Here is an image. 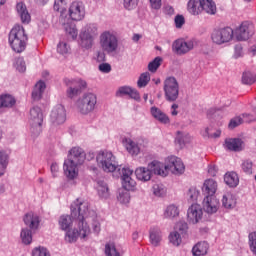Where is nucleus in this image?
<instances>
[{
	"instance_id": "nucleus-10",
	"label": "nucleus",
	"mask_w": 256,
	"mask_h": 256,
	"mask_svg": "<svg viewBox=\"0 0 256 256\" xmlns=\"http://www.w3.org/2000/svg\"><path fill=\"white\" fill-rule=\"evenodd\" d=\"M236 39L238 41H247L250 37H253V33H255L253 24L249 22H243L235 31Z\"/></svg>"
},
{
	"instance_id": "nucleus-1",
	"label": "nucleus",
	"mask_w": 256,
	"mask_h": 256,
	"mask_svg": "<svg viewBox=\"0 0 256 256\" xmlns=\"http://www.w3.org/2000/svg\"><path fill=\"white\" fill-rule=\"evenodd\" d=\"M71 215L77 218L80 223V235L82 237H89L91 235V228L87 224L86 219L89 220V203L81 199H76L71 205Z\"/></svg>"
},
{
	"instance_id": "nucleus-60",
	"label": "nucleus",
	"mask_w": 256,
	"mask_h": 256,
	"mask_svg": "<svg viewBox=\"0 0 256 256\" xmlns=\"http://www.w3.org/2000/svg\"><path fill=\"white\" fill-rule=\"evenodd\" d=\"M118 201L124 205H127V203L131 201V196L129 195V192H121L118 196Z\"/></svg>"
},
{
	"instance_id": "nucleus-3",
	"label": "nucleus",
	"mask_w": 256,
	"mask_h": 256,
	"mask_svg": "<svg viewBox=\"0 0 256 256\" xmlns=\"http://www.w3.org/2000/svg\"><path fill=\"white\" fill-rule=\"evenodd\" d=\"M95 105H97V96L93 93L84 94L76 102L77 111L81 115H89L95 111Z\"/></svg>"
},
{
	"instance_id": "nucleus-54",
	"label": "nucleus",
	"mask_w": 256,
	"mask_h": 256,
	"mask_svg": "<svg viewBox=\"0 0 256 256\" xmlns=\"http://www.w3.org/2000/svg\"><path fill=\"white\" fill-rule=\"evenodd\" d=\"M242 170L244 171V173H246V175H252L253 174V162H251L250 160H244L242 162Z\"/></svg>"
},
{
	"instance_id": "nucleus-16",
	"label": "nucleus",
	"mask_w": 256,
	"mask_h": 256,
	"mask_svg": "<svg viewBox=\"0 0 256 256\" xmlns=\"http://www.w3.org/2000/svg\"><path fill=\"white\" fill-rule=\"evenodd\" d=\"M67 161L76 163V165H83L85 163V151L81 147H73L68 153Z\"/></svg>"
},
{
	"instance_id": "nucleus-26",
	"label": "nucleus",
	"mask_w": 256,
	"mask_h": 256,
	"mask_svg": "<svg viewBox=\"0 0 256 256\" xmlns=\"http://www.w3.org/2000/svg\"><path fill=\"white\" fill-rule=\"evenodd\" d=\"M209 251V243L203 241L198 242L192 248V255L193 256H205Z\"/></svg>"
},
{
	"instance_id": "nucleus-5",
	"label": "nucleus",
	"mask_w": 256,
	"mask_h": 256,
	"mask_svg": "<svg viewBox=\"0 0 256 256\" xmlns=\"http://www.w3.org/2000/svg\"><path fill=\"white\" fill-rule=\"evenodd\" d=\"M234 32L231 27L216 28L211 33V41L215 45H225L233 41Z\"/></svg>"
},
{
	"instance_id": "nucleus-4",
	"label": "nucleus",
	"mask_w": 256,
	"mask_h": 256,
	"mask_svg": "<svg viewBox=\"0 0 256 256\" xmlns=\"http://www.w3.org/2000/svg\"><path fill=\"white\" fill-rule=\"evenodd\" d=\"M96 161L106 173H113V171L117 169V162H115V156L112 152H109L107 150L100 151L96 157Z\"/></svg>"
},
{
	"instance_id": "nucleus-40",
	"label": "nucleus",
	"mask_w": 256,
	"mask_h": 256,
	"mask_svg": "<svg viewBox=\"0 0 256 256\" xmlns=\"http://www.w3.org/2000/svg\"><path fill=\"white\" fill-rule=\"evenodd\" d=\"M15 105V98L9 94H4L0 96V107H13Z\"/></svg>"
},
{
	"instance_id": "nucleus-23",
	"label": "nucleus",
	"mask_w": 256,
	"mask_h": 256,
	"mask_svg": "<svg viewBox=\"0 0 256 256\" xmlns=\"http://www.w3.org/2000/svg\"><path fill=\"white\" fill-rule=\"evenodd\" d=\"M150 111L152 117L159 121V123H162L163 125H169V123H171V119H169V116L161 111V109L157 107H152Z\"/></svg>"
},
{
	"instance_id": "nucleus-58",
	"label": "nucleus",
	"mask_w": 256,
	"mask_h": 256,
	"mask_svg": "<svg viewBox=\"0 0 256 256\" xmlns=\"http://www.w3.org/2000/svg\"><path fill=\"white\" fill-rule=\"evenodd\" d=\"M243 118L241 116H237L230 120V123L228 125L229 129H235V127H239V125H242Z\"/></svg>"
},
{
	"instance_id": "nucleus-42",
	"label": "nucleus",
	"mask_w": 256,
	"mask_h": 256,
	"mask_svg": "<svg viewBox=\"0 0 256 256\" xmlns=\"http://www.w3.org/2000/svg\"><path fill=\"white\" fill-rule=\"evenodd\" d=\"M105 255L106 256H121L119 250L115 246V243L110 242L105 245Z\"/></svg>"
},
{
	"instance_id": "nucleus-47",
	"label": "nucleus",
	"mask_w": 256,
	"mask_h": 256,
	"mask_svg": "<svg viewBox=\"0 0 256 256\" xmlns=\"http://www.w3.org/2000/svg\"><path fill=\"white\" fill-rule=\"evenodd\" d=\"M136 182L135 180H133V178L130 177H126V178H122V187H124V189L126 191H131L135 188Z\"/></svg>"
},
{
	"instance_id": "nucleus-17",
	"label": "nucleus",
	"mask_w": 256,
	"mask_h": 256,
	"mask_svg": "<svg viewBox=\"0 0 256 256\" xmlns=\"http://www.w3.org/2000/svg\"><path fill=\"white\" fill-rule=\"evenodd\" d=\"M79 165L75 162H71L70 160L64 161V174L67 177V179H77L79 177Z\"/></svg>"
},
{
	"instance_id": "nucleus-18",
	"label": "nucleus",
	"mask_w": 256,
	"mask_h": 256,
	"mask_svg": "<svg viewBox=\"0 0 256 256\" xmlns=\"http://www.w3.org/2000/svg\"><path fill=\"white\" fill-rule=\"evenodd\" d=\"M23 221L26 227L31 231H37V229H39V225H41V218L33 212L25 214Z\"/></svg>"
},
{
	"instance_id": "nucleus-49",
	"label": "nucleus",
	"mask_w": 256,
	"mask_h": 256,
	"mask_svg": "<svg viewBox=\"0 0 256 256\" xmlns=\"http://www.w3.org/2000/svg\"><path fill=\"white\" fill-rule=\"evenodd\" d=\"M89 35L90 37L95 38V35H97V26L95 24H88L84 28V31L80 35Z\"/></svg>"
},
{
	"instance_id": "nucleus-6",
	"label": "nucleus",
	"mask_w": 256,
	"mask_h": 256,
	"mask_svg": "<svg viewBox=\"0 0 256 256\" xmlns=\"http://www.w3.org/2000/svg\"><path fill=\"white\" fill-rule=\"evenodd\" d=\"M100 47L104 53H115L119 47V40L115 34L106 31L100 35Z\"/></svg>"
},
{
	"instance_id": "nucleus-29",
	"label": "nucleus",
	"mask_w": 256,
	"mask_h": 256,
	"mask_svg": "<svg viewBox=\"0 0 256 256\" xmlns=\"http://www.w3.org/2000/svg\"><path fill=\"white\" fill-rule=\"evenodd\" d=\"M161 229L159 227H152L150 229V243L154 247H159V244L161 243Z\"/></svg>"
},
{
	"instance_id": "nucleus-31",
	"label": "nucleus",
	"mask_w": 256,
	"mask_h": 256,
	"mask_svg": "<svg viewBox=\"0 0 256 256\" xmlns=\"http://www.w3.org/2000/svg\"><path fill=\"white\" fill-rule=\"evenodd\" d=\"M45 88H46L45 82L43 81L37 82L32 91V99L34 101H39V99L43 97V92L45 91Z\"/></svg>"
},
{
	"instance_id": "nucleus-32",
	"label": "nucleus",
	"mask_w": 256,
	"mask_h": 256,
	"mask_svg": "<svg viewBox=\"0 0 256 256\" xmlns=\"http://www.w3.org/2000/svg\"><path fill=\"white\" fill-rule=\"evenodd\" d=\"M202 11L208 15H215L217 13V5L213 0H202Z\"/></svg>"
},
{
	"instance_id": "nucleus-19",
	"label": "nucleus",
	"mask_w": 256,
	"mask_h": 256,
	"mask_svg": "<svg viewBox=\"0 0 256 256\" xmlns=\"http://www.w3.org/2000/svg\"><path fill=\"white\" fill-rule=\"evenodd\" d=\"M148 169L151 171L152 174L154 173V175H160V177H167V175H169L167 165L157 160H154L151 163H149Z\"/></svg>"
},
{
	"instance_id": "nucleus-27",
	"label": "nucleus",
	"mask_w": 256,
	"mask_h": 256,
	"mask_svg": "<svg viewBox=\"0 0 256 256\" xmlns=\"http://www.w3.org/2000/svg\"><path fill=\"white\" fill-rule=\"evenodd\" d=\"M243 141L239 138H229L225 140V147L228 151H241Z\"/></svg>"
},
{
	"instance_id": "nucleus-9",
	"label": "nucleus",
	"mask_w": 256,
	"mask_h": 256,
	"mask_svg": "<svg viewBox=\"0 0 256 256\" xmlns=\"http://www.w3.org/2000/svg\"><path fill=\"white\" fill-rule=\"evenodd\" d=\"M68 15L72 21H83L85 19V4L74 1L70 4Z\"/></svg>"
},
{
	"instance_id": "nucleus-25",
	"label": "nucleus",
	"mask_w": 256,
	"mask_h": 256,
	"mask_svg": "<svg viewBox=\"0 0 256 256\" xmlns=\"http://www.w3.org/2000/svg\"><path fill=\"white\" fill-rule=\"evenodd\" d=\"M135 175L138 181H143L144 183L147 181H151L152 173L149 169V166L147 168L145 167H139L135 170Z\"/></svg>"
},
{
	"instance_id": "nucleus-50",
	"label": "nucleus",
	"mask_w": 256,
	"mask_h": 256,
	"mask_svg": "<svg viewBox=\"0 0 256 256\" xmlns=\"http://www.w3.org/2000/svg\"><path fill=\"white\" fill-rule=\"evenodd\" d=\"M256 77L251 72H244L242 75V83L244 85H253L255 83Z\"/></svg>"
},
{
	"instance_id": "nucleus-22",
	"label": "nucleus",
	"mask_w": 256,
	"mask_h": 256,
	"mask_svg": "<svg viewBox=\"0 0 256 256\" xmlns=\"http://www.w3.org/2000/svg\"><path fill=\"white\" fill-rule=\"evenodd\" d=\"M78 227H79V230L72 229V230H68L66 232L65 241L67 243H75L79 237H80V239H87L89 237V236L83 237V235H81V224H80V222H78Z\"/></svg>"
},
{
	"instance_id": "nucleus-35",
	"label": "nucleus",
	"mask_w": 256,
	"mask_h": 256,
	"mask_svg": "<svg viewBox=\"0 0 256 256\" xmlns=\"http://www.w3.org/2000/svg\"><path fill=\"white\" fill-rule=\"evenodd\" d=\"M63 27L68 38L72 39V41H75V39H77V36L79 35V32L77 31V27L75 26V24L64 23Z\"/></svg>"
},
{
	"instance_id": "nucleus-21",
	"label": "nucleus",
	"mask_w": 256,
	"mask_h": 256,
	"mask_svg": "<svg viewBox=\"0 0 256 256\" xmlns=\"http://www.w3.org/2000/svg\"><path fill=\"white\" fill-rule=\"evenodd\" d=\"M202 193H204L206 197H215V193H217V182L213 179L205 180Z\"/></svg>"
},
{
	"instance_id": "nucleus-11",
	"label": "nucleus",
	"mask_w": 256,
	"mask_h": 256,
	"mask_svg": "<svg viewBox=\"0 0 256 256\" xmlns=\"http://www.w3.org/2000/svg\"><path fill=\"white\" fill-rule=\"evenodd\" d=\"M50 119L53 125H63L67 121V112L63 105H57L53 108Z\"/></svg>"
},
{
	"instance_id": "nucleus-38",
	"label": "nucleus",
	"mask_w": 256,
	"mask_h": 256,
	"mask_svg": "<svg viewBox=\"0 0 256 256\" xmlns=\"http://www.w3.org/2000/svg\"><path fill=\"white\" fill-rule=\"evenodd\" d=\"M164 217L166 219H175V217H179V207L175 206V204H170L164 211Z\"/></svg>"
},
{
	"instance_id": "nucleus-45",
	"label": "nucleus",
	"mask_w": 256,
	"mask_h": 256,
	"mask_svg": "<svg viewBox=\"0 0 256 256\" xmlns=\"http://www.w3.org/2000/svg\"><path fill=\"white\" fill-rule=\"evenodd\" d=\"M169 241L174 245V247H179L183 240L181 239V234L174 230L169 235Z\"/></svg>"
},
{
	"instance_id": "nucleus-20",
	"label": "nucleus",
	"mask_w": 256,
	"mask_h": 256,
	"mask_svg": "<svg viewBox=\"0 0 256 256\" xmlns=\"http://www.w3.org/2000/svg\"><path fill=\"white\" fill-rule=\"evenodd\" d=\"M203 209L206 213L213 215L219 210V200L215 196H206L203 200Z\"/></svg>"
},
{
	"instance_id": "nucleus-33",
	"label": "nucleus",
	"mask_w": 256,
	"mask_h": 256,
	"mask_svg": "<svg viewBox=\"0 0 256 256\" xmlns=\"http://www.w3.org/2000/svg\"><path fill=\"white\" fill-rule=\"evenodd\" d=\"M224 182L228 187H237L239 185V176L235 172H228L224 175Z\"/></svg>"
},
{
	"instance_id": "nucleus-53",
	"label": "nucleus",
	"mask_w": 256,
	"mask_h": 256,
	"mask_svg": "<svg viewBox=\"0 0 256 256\" xmlns=\"http://www.w3.org/2000/svg\"><path fill=\"white\" fill-rule=\"evenodd\" d=\"M188 229H189V226L185 221H179L174 227V231H176L180 235H184V233H187Z\"/></svg>"
},
{
	"instance_id": "nucleus-37",
	"label": "nucleus",
	"mask_w": 256,
	"mask_h": 256,
	"mask_svg": "<svg viewBox=\"0 0 256 256\" xmlns=\"http://www.w3.org/2000/svg\"><path fill=\"white\" fill-rule=\"evenodd\" d=\"M222 205L225 207V209H233V207L237 205V200L233 194L227 193L223 196Z\"/></svg>"
},
{
	"instance_id": "nucleus-48",
	"label": "nucleus",
	"mask_w": 256,
	"mask_h": 256,
	"mask_svg": "<svg viewBox=\"0 0 256 256\" xmlns=\"http://www.w3.org/2000/svg\"><path fill=\"white\" fill-rule=\"evenodd\" d=\"M162 61L163 59L161 57H156L152 62L148 64V70L151 73H155L159 69V67H161Z\"/></svg>"
},
{
	"instance_id": "nucleus-44",
	"label": "nucleus",
	"mask_w": 256,
	"mask_h": 256,
	"mask_svg": "<svg viewBox=\"0 0 256 256\" xmlns=\"http://www.w3.org/2000/svg\"><path fill=\"white\" fill-rule=\"evenodd\" d=\"M149 81H151V75L149 72H144L140 75L137 85L140 89H142V87H147Z\"/></svg>"
},
{
	"instance_id": "nucleus-2",
	"label": "nucleus",
	"mask_w": 256,
	"mask_h": 256,
	"mask_svg": "<svg viewBox=\"0 0 256 256\" xmlns=\"http://www.w3.org/2000/svg\"><path fill=\"white\" fill-rule=\"evenodd\" d=\"M29 36L25 31V28L19 24H16L11 29L8 36V43L15 53H23L27 48Z\"/></svg>"
},
{
	"instance_id": "nucleus-59",
	"label": "nucleus",
	"mask_w": 256,
	"mask_h": 256,
	"mask_svg": "<svg viewBox=\"0 0 256 256\" xmlns=\"http://www.w3.org/2000/svg\"><path fill=\"white\" fill-rule=\"evenodd\" d=\"M69 49V45H67L65 42H60L57 46V51L60 53V55H67V53H69Z\"/></svg>"
},
{
	"instance_id": "nucleus-15",
	"label": "nucleus",
	"mask_w": 256,
	"mask_h": 256,
	"mask_svg": "<svg viewBox=\"0 0 256 256\" xmlns=\"http://www.w3.org/2000/svg\"><path fill=\"white\" fill-rule=\"evenodd\" d=\"M168 171H171L174 175H181L185 173V165L181 161V159L171 156L168 158L167 163Z\"/></svg>"
},
{
	"instance_id": "nucleus-36",
	"label": "nucleus",
	"mask_w": 256,
	"mask_h": 256,
	"mask_svg": "<svg viewBox=\"0 0 256 256\" xmlns=\"http://www.w3.org/2000/svg\"><path fill=\"white\" fill-rule=\"evenodd\" d=\"M96 189L100 197L104 199H107V197H109V186L107 185V183H105V181L98 180Z\"/></svg>"
},
{
	"instance_id": "nucleus-8",
	"label": "nucleus",
	"mask_w": 256,
	"mask_h": 256,
	"mask_svg": "<svg viewBox=\"0 0 256 256\" xmlns=\"http://www.w3.org/2000/svg\"><path fill=\"white\" fill-rule=\"evenodd\" d=\"M197 47V41L196 40H188L185 39H178L175 40L172 49L176 55H186V53H189V51H193Z\"/></svg>"
},
{
	"instance_id": "nucleus-51",
	"label": "nucleus",
	"mask_w": 256,
	"mask_h": 256,
	"mask_svg": "<svg viewBox=\"0 0 256 256\" xmlns=\"http://www.w3.org/2000/svg\"><path fill=\"white\" fill-rule=\"evenodd\" d=\"M153 193L156 197H163L167 194V188H165L161 184H154L153 185Z\"/></svg>"
},
{
	"instance_id": "nucleus-64",
	"label": "nucleus",
	"mask_w": 256,
	"mask_h": 256,
	"mask_svg": "<svg viewBox=\"0 0 256 256\" xmlns=\"http://www.w3.org/2000/svg\"><path fill=\"white\" fill-rule=\"evenodd\" d=\"M98 69L101 71V73H111V64L102 63L99 65Z\"/></svg>"
},
{
	"instance_id": "nucleus-41",
	"label": "nucleus",
	"mask_w": 256,
	"mask_h": 256,
	"mask_svg": "<svg viewBox=\"0 0 256 256\" xmlns=\"http://www.w3.org/2000/svg\"><path fill=\"white\" fill-rule=\"evenodd\" d=\"M81 46L84 49H91L93 47V36H89V34H80Z\"/></svg>"
},
{
	"instance_id": "nucleus-39",
	"label": "nucleus",
	"mask_w": 256,
	"mask_h": 256,
	"mask_svg": "<svg viewBox=\"0 0 256 256\" xmlns=\"http://www.w3.org/2000/svg\"><path fill=\"white\" fill-rule=\"evenodd\" d=\"M58 223L62 231H67V229H69V227H71L73 224V220L69 215H62L60 216Z\"/></svg>"
},
{
	"instance_id": "nucleus-56",
	"label": "nucleus",
	"mask_w": 256,
	"mask_h": 256,
	"mask_svg": "<svg viewBox=\"0 0 256 256\" xmlns=\"http://www.w3.org/2000/svg\"><path fill=\"white\" fill-rule=\"evenodd\" d=\"M248 239L250 250L256 255V232L250 233Z\"/></svg>"
},
{
	"instance_id": "nucleus-43",
	"label": "nucleus",
	"mask_w": 256,
	"mask_h": 256,
	"mask_svg": "<svg viewBox=\"0 0 256 256\" xmlns=\"http://www.w3.org/2000/svg\"><path fill=\"white\" fill-rule=\"evenodd\" d=\"M175 141L178 143V145H180V147H183L185 143H189L191 141V136H189V134L178 131Z\"/></svg>"
},
{
	"instance_id": "nucleus-28",
	"label": "nucleus",
	"mask_w": 256,
	"mask_h": 256,
	"mask_svg": "<svg viewBox=\"0 0 256 256\" xmlns=\"http://www.w3.org/2000/svg\"><path fill=\"white\" fill-rule=\"evenodd\" d=\"M122 143L130 155H139V145L133 142L131 138H123Z\"/></svg>"
},
{
	"instance_id": "nucleus-13",
	"label": "nucleus",
	"mask_w": 256,
	"mask_h": 256,
	"mask_svg": "<svg viewBox=\"0 0 256 256\" xmlns=\"http://www.w3.org/2000/svg\"><path fill=\"white\" fill-rule=\"evenodd\" d=\"M67 85H70L67 90V95L70 97V99H73V97L79 95L81 89H85V87H87V82L81 79L69 80Z\"/></svg>"
},
{
	"instance_id": "nucleus-34",
	"label": "nucleus",
	"mask_w": 256,
	"mask_h": 256,
	"mask_svg": "<svg viewBox=\"0 0 256 256\" xmlns=\"http://www.w3.org/2000/svg\"><path fill=\"white\" fill-rule=\"evenodd\" d=\"M20 239L24 245H31V243H33V230L29 228H22L20 232Z\"/></svg>"
},
{
	"instance_id": "nucleus-14",
	"label": "nucleus",
	"mask_w": 256,
	"mask_h": 256,
	"mask_svg": "<svg viewBox=\"0 0 256 256\" xmlns=\"http://www.w3.org/2000/svg\"><path fill=\"white\" fill-rule=\"evenodd\" d=\"M30 125L33 129L41 131V125H43V111L41 108L34 107L30 110Z\"/></svg>"
},
{
	"instance_id": "nucleus-52",
	"label": "nucleus",
	"mask_w": 256,
	"mask_h": 256,
	"mask_svg": "<svg viewBox=\"0 0 256 256\" xmlns=\"http://www.w3.org/2000/svg\"><path fill=\"white\" fill-rule=\"evenodd\" d=\"M32 256H51V253L49 250H47V248L38 246L32 250Z\"/></svg>"
},
{
	"instance_id": "nucleus-61",
	"label": "nucleus",
	"mask_w": 256,
	"mask_h": 256,
	"mask_svg": "<svg viewBox=\"0 0 256 256\" xmlns=\"http://www.w3.org/2000/svg\"><path fill=\"white\" fill-rule=\"evenodd\" d=\"M131 87L129 86H122L116 92L117 97H123V95H129L131 93Z\"/></svg>"
},
{
	"instance_id": "nucleus-7",
	"label": "nucleus",
	"mask_w": 256,
	"mask_h": 256,
	"mask_svg": "<svg viewBox=\"0 0 256 256\" xmlns=\"http://www.w3.org/2000/svg\"><path fill=\"white\" fill-rule=\"evenodd\" d=\"M166 101L174 102L179 99V83L174 77H169L164 82Z\"/></svg>"
},
{
	"instance_id": "nucleus-57",
	"label": "nucleus",
	"mask_w": 256,
	"mask_h": 256,
	"mask_svg": "<svg viewBox=\"0 0 256 256\" xmlns=\"http://www.w3.org/2000/svg\"><path fill=\"white\" fill-rule=\"evenodd\" d=\"M15 67L19 73H25L27 71V66L25 65V60L23 58H17Z\"/></svg>"
},
{
	"instance_id": "nucleus-24",
	"label": "nucleus",
	"mask_w": 256,
	"mask_h": 256,
	"mask_svg": "<svg viewBox=\"0 0 256 256\" xmlns=\"http://www.w3.org/2000/svg\"><path fill=\"white\" fill-rule=\"evenodd\" d=\"M16 11L21 18L22 23H29L31 21V14L27 10V6L23 2H19L16 5Z\"/></svg>"
},
{
	"instance_id": "nucleus-12",
	"label": "nucleus",
	"mask_w": 256,
	"mask_h": 256,
	"mask_svg": "<svg viewBox=\"0 0 256 256\" xmlns=\"http://www.w3.org/2000/svg\"><path fill=\"white\" fill-rule=\"evenodd\" d=\"M203 218V209L199 204H192L187 211V221L196 225Z\"/></svg>"
},
{
	"instance_id": "nucleus-62",
	"label": "nucleus",
	"mask_w": 256,
	"mask_h": 256,
	"mask_svg": "<svg viewBox=\"0 0 256 256\" xmlns=\"http://www.w3.org/2000/svg\"><path fill=\"white\" fill-rule=\"evenodd\" d=\"M137 3H139V0H124V7L131 11V9L136 8Z\"/></svg>"
},
{
	"instance_id": "nucleus-46",
	"label": "nucleus",
	"mask_w": 256,
	"mask_h": 256,
	"mask_svg": "<svg viewBox=\"0 0 256 256\" xmlns=\"http://www.w3.org/2000/svg\"><path fill=\"white\" fill-rule=\"evenodd\" d=\"M9 157L5 152L0 151V177L1 175H5V169H7Z\"/></svg>"
},
{
	"instance_id": "nucleus-63",
	"label": "nucleus",
	"mask_w": 256,
	"mask_h": 256,
	"mask_svg": "<svg viewBox=\"0 0 256 256\" xmlns=\"http://www.w3.org/2000/svg\"><path fill=\"white\" fill-rule=\"evenodd\" d=\"M174 21L177 29H181L185 25V17L183 15H177Z\"/></svg>"
},
{
	"instance_id": "nucleus-30",
	"label": "nucleus",
	"mask_w": 256,
	"mask_h": 256,
	"mask_svg": "<svg viewBox=\"0 0 256 256\" xmlns=\"http://www.w3.org/2000/svg\"><path fill=\"white\" fill-rule=\"evenodd\" d=\"M188 11L192 15H199L203 11L202 0H189Z\"/></svg>"
},
{
	"instance_id": "nucleus-55",
	"label": "nucleus",
	"mask_w": 256,
	"mask_h": 256,
	"mask_svg": "<svg viewBox=\"0 0 256 256\" xmlns=\"http://www.w3.org/2000/svg\"><path fill=\"white\" fill-rule=\"evenodd\" d=\"M199 197V190L195 187H191L187 192V199L190 202L197 201Z\"/></svg>"
}]
</instances>
